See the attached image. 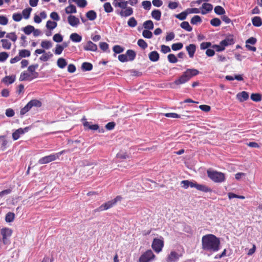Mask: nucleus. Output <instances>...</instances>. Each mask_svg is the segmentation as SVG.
<instances>
[{
	"mask_svg": "<svg viewBox=\"0 0 262 262\" xmlns=\"http://www.w3.org/2000/svg\"><path fill=\"white\" fill-rule=\"evenodd\" d=\"M201 243L202 250L205 253H208V256L217 252L221 249L220 238L212 234H208L203 236Z\"/></svg>",
	"mask_w": 262,
	"mask_h": 262,
	"instance_id": "1",
	"label": "nucleus"
},
{
	"mask_svg": "<svg viewBox=\"0 0 262 262\" xmlns=\"http://www.w3.org/2000/svg\"><path fill=\"white\" fill-rule=\"evenodd\" d=\"M200 72L195 69H187L182 74L173 82L169 83L172 89L179 88L180 85L189 81L193 77L198 75Z\"/></svg>",
	"mask_w": 262,
	"mask_h": 262,
	"instance_id": "2",
	"label": "nucleus"
},
{
	"mask_svg": "<svg viewBox=\"0 0 262 262\" xmlns=\"http://www.w3.org/2000/svg\"><path fill=\"white\" fill-rule=\"evenodd\" d=\"M127 1H120V8L122 10L116 9L115 12L121 17H128L133 14V9L130 7H127Z\"/></svg>",
	"mask_w": 262,
	"mask_h": 262,
	"instance_id": "3",
	"label": "nucleus"
},
{
	"mask_svg": "<svg viewBox=\"0 0 262 262\" xmlns=\"http://www.w3.org/2000/svg\"><path fill=\"white\" fill-rule=\"evenodd\" d=\"M208 178L215 183H222L225 181V174L222 172L211 170H207Z\"/></svg>",
	"mask_w": 262,
	"mask_h": 262,
	"instance_id": "4",
	"label": "nucleus"
},
{
	"mask_svg": "<svg viewBox=\"0 0 262 262\" xmlns=\"http://www.w3.org/2000/svg\"><path fill=\"white\" fill-rule=\"evenodd\" d=\"M122 200V197L120 195L117 196L115 199L109 201L101 205L98 209V211H103L107 210L111 208H112L113 206H114L116 204V203L119 202L121 201Z\"/></svg>",
	"mask_w": 262,
	"mask_h": 262,
	"instance_id": "5",
	"label": "nucleus"
},
{
	"mask_svg": "<svg viewBox=\"0 0 262 262\" xmlns=\"http://www.w3.org/2000/svg\"><path fill=\"white\" fill-rule=\"evenodd\" d=\"M155 258V255L151 250L144 252L139 257L138 262H151Z\"/></svg>",
	"mask_w": 262,
	"mask_h": 262,
	"instance_id": "6",
	"label": "nucleus"
},
{
	"mask_svg": "<svg viewBox=\"0 0 262 262\" xmlns=\"http://www.w3.org/2000/svg\"><path fill=\"white\" fill-rule=\"evenodd\" d=\"M12 231L9 228H4L1 230V234L3 236V243L4 245H9L10 244L9 238L11 237Z\"/></svg>",
	"mask_w": 262,
	"mask_h": 262,
	"instance_id": "7",
	"label": "nucleus"
},
{
	"mask_svg": "<svg viewBox=\"0 0 262 262\" xmlns=\"http://www.w3.org/2000/svg\"><path fill=\"white\" fill-rule=\"evenodd\" d=\"M164 247L163 238L161 237L160 238H154L151 245L153 250L157 253H159L162 250Z\"/></svg>",
	"mask_w": 262,
	"mask_h": 262,
	"instance_id": "8",
	"label": "nucleus"
},
{
	"mask_svg": "<svg viewBox=\"0 0 262 262\" xmlns=\"http://www.w3.org/2000/svg\"><path fill=\"white\" fill-rule=\"evenodd\" d=\"M235 43L234 36L232 34L227 35L225 39L220 42V45L222 46L227 47L230 45H233Z\"/></svg>",
	"mask_w": 262,
	"mask_h": 262,
	"instance_id": "9",
	"label": "nucleus"
},
{
	"mask_svg": "<svg viewBox=\"0 0 262 262\" xmlns=\"http://www.w3.org/2000/svg\"><path fill=\"white\" fill-rule=\"evenodd\" d=\"M57 159V156H54V154H51L49 156H45L40 158L38 160V163L39 164H47L52 161H55Z\"/></svg>",
	"mask_w": 262,
	"mask_h": 262,
	"instance_id": "10",
	"label": "nucleus"
},
{
	"mask_svg": "<svg viewBox=\"0 0 262 262\" xmlns=\"http://www.w3.org/2000/svg\"><path fill=\"white\" fill-rule=\"evenodd\" d=\"M97 46L90 40L88 41L83 46V49L85 51H91L95 52L97 50Z\"/></svg>",
	"mask_w": 262,
	"mask_h": 262,
	"instance_id": "11",
	"label": "nucleus"
},
{
	"mask_svg": "<svg viewBox=\"0 0 262 262\" xmlns=\"http://www.w3.org/2000/svg\"><path fill=\"white\" fill-rule=\"evenodd\" d=\"M179 259V255L175 251H171L167 256V262H177Z\"/></svg>",
	"mask_w": 262,
	"mask_h": 262,
	"instance_id": "12",
	"label": "nucleus"
},
{
	"mask_svg": "<svg viewBox=\"0 0 262 262\" xmlns=\"http://www.w3.org/2000/svg\"><path fill=\"white\" fill-rule=\"evenodd\" d=\"M38 67V64H35L30 66L28 68V71L31 73V76L33 77L30 79V80H32L33 78H36L38 76V73L37 72H35V70Z\"/></svg>",
	"mask_w": 262,
	"mask_h": 262,
	"instance_id": "13",
	"label": "nucleus"
},
{
	"mask_svg": "<svg viewBox=\"0 0 262 262\" xmlns=\"http://www.w3.org/2000/svg\"><path fill=\"white\" fill-rule=\"evenodd\" d=\"M201 8L202 10L201 12V13L202 14L205 15L212 10L213 6L211 4L205 3L202 5Z\"/></svg>",
	"mask_w": 262,
	"mask_h": 262,
	"instance_id": "14",
	"label": "nucleus"
},
{
	"mask_svg": "<svg viewBox=\"0 0 262 262\" xmlns=\"http://www.w3.org/2000/svg\"><path fill=\"white\" fill-rule=\"evenodd\" d=\"M69 24L72 27L77 26L80 23L79 19L75 16L70 15L68 17Z\"/></svg>",
	"mask_w": 262,
	"mask_h": 262,
	"instance_id": "15",
	"label": "nucleus"
},
{
	"mask_svg": "<svg viewBox=\"0 0 262 262\" xmlns=\"http://www.w3.org/2000/svg\"><path fill=\"white\" fill-rule=\"evenodd\" d=\"M186 49L188 53L190 58H192L196 51V46L194 44H190L186 47Z\"/></svg>",
	"mask_w": 262,
	"mask_h": 262,
	"instance_id": "16",
	"label": "nucleus"
},
{
	"mask_svg": "<svg viewBox=\"0 0 262 262\" xmlns=\"http://www.w3.org/2000/svg\"><path fill=\"white\" fill-rule=\"evenodd\" d=\"M237 98L241 102L246 101L249 98V94L247 92L243 91L237 94Z\"/></svg>",
	"mask_w": 262,
	"mask_h": 262,
	"instance_id": "17",
	"label": "nucleus"
},
{
	"mask_svg": "<svg viewBox=\"0 0 262 262\" xmlns=\"http://www.w3.org/2000/svg\"><path fill=\"white\" fill-rule=\"evenodd\" d=\"M15 80V75L6 76L2 80V82L6 84H10L13 83Z\"/></svg>",
	"mask_w": 262,
	"mask_h": 262,
	"instance_id": "18",
	"label": "nucleus"
},
{
	"mask_svg": "<svg viewBox=\"0 0 262 262\" xmlns=\"http://www.w3.org/2000/svg\"><path fill=\"white\" fill-rule=\"evenodd\" d=\"M125 54L128 59V61H133L136 57V53L131 49L127 50Z\"/></svg>",
	"mask_w": 262,
	"mask_h": 262,
	"instance_id": "19",
	"label": "nucleus"
},
{
	"mask_svg": "<svg viewBox=\"0 0 262 262\" xmlns=\"http://www.w3.org/2000/svg\"><path fill=\"white\" fill-rule=\"evenodd\" d=\"M150 61L156 62L159 59V54L157 51H152L148 55Z\"/></svg>",
	"mask_w": 262,
	"mask_h": 262,
	"instance_id": "20",
	"label": "nucleus"
},
{
	"mask_svg": "<svg viewBox=\"0 0 262 262\" xmlns=\"http://www.w3.org/2000/svg\"><path fill=\"white\" fill-rule=\"evenodd\" d=\"M91 122L85 121L83 122V125L84 127L88 128L89 129L93 130H96L99 129V125L98 124H91Z\"/></svg>",
	"mask_w": 262,
	"mask_h": 262,
	"instance_id": "21",
	"label": "nucleus"
},
{
	"mask_svg": "<svg viewBox=\"0 0 262 262\" xmlns=\"http://www.w3.org/2000/svg\"><path fill=\"white\" fill-rule=\"evenodd\" d=\"M70 39L74 42H79L82 40L81 36L76 33H72L70 36Z\"/></svg>",
	"mask_w": 262,
	"mask_h": 262,
	"instance_id": "22",
	"label": "nucleus"
},
{
	"mask_svg": "<svg viewBox=\"0 0 262 262\" xmlns=\"http://www.w3.org/2000/svg\"><path fill=\"white\" fill-rule=\"evenodd\" d=\"M196 189L198 190L204 192H211L212 189L207 187V186L203 185V184H197L196 188Z\"/></svg>",
	"mask_w": 262,
	"mask_h": 262,
	"instance_id": "23",
	"label": "nucleus"
},
{
	"mask_svg": "<svg viewBox=\"0 0 262 262\" xmlns=\"http://www.w3.org/2000/svg\"><path fill=\"white\" fill-rule=\"evenodd\" d=\"M81 68L82 71H90L93 69V64L90 62H84L82 63Z\"/></svg>",
	"mask_w": 262,
	"mask_h": 262,
	"instance_id": "24",
	"label": "nucleus"
},
{
	"mask_svg": "<svg viewBox=\"0 0 262 262\" xmlns=\"http://www.w3.org/2000/svg\"><path fill=\"white\" fill-rule=\"evenodd\" d=\"M252 23L255 27H260L262 25V19L259 16H254L252 18Z\"/></svg>",
	"mask_w": 262,
	"mask_h": 262,
	"instance_id": "25",
	"label": "nucleus"
},
{
	"mask_svg": "<svg viewBox=\"0 0 262 262\" xmlns=\"http://www.w3.org/2000/svg\"><path fill=\"white\" fill-rule=\"evenodd\" d=\"M161 14L162 13L161 11L157 9L154 10L151 13L152 17L156 19V20H160Z\"/></svg>",
	"mask_w": 262,
	"mask_h": 262,
	"instance_id": "26",
	"label": "nucleus"
},
{
	"mask_svg": "<svg viewBox=\"0 0 262 262\" xmlns=\"http://www.w3.org/2000/svg\"><path fill=\"white\" fill-rule=\"evenodd\" d=\"M23 134H24L23 128H19L12 133V138L14 140H16L19 139L20 135Z\"/></svg>",
	"mask_w": 262,
	"mask_h": 262,
	"instance_id": "27",
	"label": "nucleus"
},
{
	"mask_svg": "<svg viewBox=\"0 0 262 262\" xmlns=\"http://www.w3.org/2000/svg\"><path fill=\"white\" fill-rule=\"evenodd\" d=\"M85 15H86V17L90 20H94L97 17V13L94 10H90V11H89L88 12H86Z\"/></svg>",
	"mask_w": 262,
	"mask_h": 262,
	"instance_id": "28",
	"label": "nucleus"
},
{
	"mask_svg": "<svg viewBox=\"0 0 262 262\" xmlns=\"http://www.w3.org/2000/svg\"><path fill=\"white\" fill-rule=\"evenodd\" d=\"M143 27L145 30H152L154 27V23L151 20H148L144 22L143 24Z\"/></svg>",
	"mask_w": 262,
	"mask_h": 262,
	"instance_id": "29",
	"label": "nucleus"
},
{
	"mask_svg": "<svg viewBox=\"0 0 262 262\" xmlns=\"http://www.w3.org/2000/svg\"><path fill=\"white\" fill-rule=\"evenodd\" d=\"M65 12L67 14L75 13L77 12L76 8L74 5H70L66 8Z\"/></svg>",
	"mask_w": 262,
	"mask_h": 262,
	"instance_id": "30",
	"label": "nucleus"
},
{
	"mask_svg": "<svg viewBox=\"0 0 262 262\" xmlns=\"http://www.w3.org/2000/svg\"><path fill=\"white\" fill-rule=\"evenodd\" d=\"M34 30V27L31 25H28L21 28V30L26 34L30 35Z\"/></svg>",
	"mask_w": 262,
	"mask_h": 262,
	"instance_id": "31",
	"label": "nucleus"
},
{
	"mask_svg": "<svg viewBox=\"0 0 262 262\" xmlns=\"http://www.w3.org/2000/svg\"><path fill=\"white\" fill-rule=\"evenodd\" d=\"M58 67L60 69H63L67 65V62L64 58H59L57 61Z\"/></svg>",
	"mask_w": 262,
	"mask_h": 262,
	"instance_id": "32",
	"label": "nucleus"
},
{
	"mask_svg": "<svg viewBox=\"0 0 262 262\" xmlns=\"http://www.w3.org/2000/svg\"><path fill=\"white\" fill-rule=\"evenodd\" d=\"M28 103L31 108L33 106L39 107L41 106V102L37 99H32Z\"/></svg>",
	"mask_w": 262,
	"mask_h": 262,
	"instance_id": "33",
	"label": "nucleus"
},
{
	"mask_svg": "<svg viewBox=\"0 0 262 262\" xmlns=\"http://www.w3.org/2000/svg\"><path fill=\"white\" fill-rule=\"evenodd\" d=\"M57 26V24L55 21L49 20L46 23V27L48 29L52 30L55 29Z\"/></svg>",
	"mask_w": 262,
	"mask_h": 262,
	"instance_id": "34",
	"label": "nucleus"
},
{
	"mask_svg": "<svg viewBox=\"0 0 262 262\" xmlns=\"http://www.w3.org/2000/svg\"><path fill=\"white\" fill-rule=\"evenodd\" d=\"M2 43V47L4 49L9 50L11 47V43L6 39H2L1 40Z\"/></svg>",
	"mask_w": 262,
	"mask_h": 262,
	"instance_id": "35",
	"label": "nucleus"
},
{
	"mask_svg": "<svg viewBox=\"0 0 262 262\" xmlns=\"http://www.w3.org/2000/svg\"><path fill=\"white\" fill-rule=\"evenodd\" d=\"M30 55V52L26 49L20 50L19 51V56H20V58L29 57Z\"/></svg>",
	"mask_w": 262,
	"mask_h": 262,
	"instance_id": "36",
	"label": "nucleus"
},
{
	"mask_svg": "<svg viewBox=\"0 0 262 262\" xmlns=\"http://www.w3.org/2000/svg\"><path fill=\"white\" fill-rule=\"evenodd\" d=\"M32 9L30 7L25 9L22 11V14L25 19H28L30 17L31 12Z\"/></svg>",
	"mask_w": 262,
	"mask_h": 262,
	"instance_id": "37",
	"label": "nucleus"
},
{
	"mask_svg": "<svg viewBox=\"0 0 262 262\" xmlns=\"http://www.w3.org/2000/svg\"><path fill=\"white\" fill-rule=\"evenodd\" d=\"M180 26L182 29L188 32H190L192 30V28L190 26L188 21H183L181 24Z\"/></svg>",
	"mask_w": 262,
	"mask_h": 262,
	"instance_id": "38",
	"label": "nucleus"
},
{
	"mask_svg": "<svg viewBox=\"0 0 262 262\" xmlns=\"http://www.w3.org/2000/svg\"><path fill=\"white\" fill-rule=\"evenodd\" d=\"M251 99L255 102H259L262 99L261 95L259 93H253L251 95Z\"/></svg>",
	"mask_w": 262,
	"mask_h": 262,
	"instance_id": "39",
	"label": "nucleus"
},
{
	"mask_svg": "<svg viewBox=\"0 0 262 262\" xmlns=\"http://www.w3.org/2000/svg\"><path fill=\"white\" fill-rule=\"evenodd\" d=\"M214 11L217 15H224L226 13L225 9L221 6L215 7Z\"/></svg>",
	"mask_w": 262,
	"mask_h": 262,
	"instance_id": "40",
	"label": "nucleus"
},
{
	"mask_svg": "<svg viewBox=\"0 0 262 262\" xmlns=\"http://www.w3.org/2000/svg\"><path fill=\"white\" fill-rule=\"evenodd\" d=\"M104 10L106 13H111L113 11V8L109 2L105 3L103 5Z\"/></svg>",
	"mask_w": 262,
	"mask_h": 262,
	"instance_id": "41",
	"label": "nucleus"
},
{
	"mask_svg": "<svg viewBox=\"0 0 262 262\" xmlns=\"http://www.w3.org/2000/svg\"><path fill=\"white\" fill-rule=\"evenodd\" d=\"M202 20L201 17L199 15H194L191 19L190 23L192 25H197L198 23H202Z\"/></svg>",
	"mask_w": 262,
	"mask_h": 262,
	"instance_id": "42",
	"label": "nucleus"
},
{
	"mask_svg": "<svg viewBox=\"0 0 262 262\" xmlns=\"http://www.w3.org/2000/svg\"><path fill=\"white\" fill-rule=\"evenodd\" d=\"M31 74H28L27 72L24 71L22 72L20 75L19 80L20 81H26L29 79Z\"/></svg>",
	"mask_w": 262,
	"mask_h": 262,
	"instance_id": "43",
	"label": "nucleus"
},
{
	"mask_svg": "<svg viewBox=\"0 0 262 262\" xmlns=\"http://www.w3.org/2000/svg\"><path fill=\"white\" fill-rule=\"evenodd\" d=\"M0 143L3 150H5L8 143V141L5 138V136H0Z\"/></svg>",
	"mask_w": 262,
	"mask_h": 262,
	"instance_id": "44",
	"label": "nucleus"
},
{
	"mask_svg": "<svg viewBox=\"0 0 262 262\" xmlns=\"http://www.w3.org/2000/svg\"><path fill=\"white\" fill-rule=\"evenodd\" d=\"M15 214L12 212H8L5 216V220L7 223H10L14 221Z\"/></svg>",
	"mask_w": 262,
	"mask_h": 262,
	"instance_id": "45",
	"label": "nucleus"
},
{
	"mask_svg": "<svg viewBox=\"0 0 262 262\" xmlns=\"http://www.w3.org/2000/svg\"><path fill=\"white\" fill-rule=\"evenodd\" d=\"M52 46V43L51 41L48 40H43L41 43V47L45 49H49Z\"/></svg>",
	"mask_w": 262,
	"mask_h": 262,
	"instance_id": "46",
	"label": "nucleus"
},
{
	"mask_svg": "<svg viewBox=\"0 0 262 262\" xmlns=\"http://www.w3.org/2000/svg\"><path fill=\"white\" fill-rule=\"evenodd\" d=\"M124 50V48L119 45H115L113 48V51L115 54H120L123 52Z\"/></svg>",
	"mask_w": 262,
	"mask_h": 262,
	"instance_id": "47",
	"label": "nucleus"
},
{
	"mask_svg": "<svg viewBox=\"0 0 262 262\" xmlns=\"http://www.w3.org/2000/svg\"><path fill=\"white\" fill-rule=\"evenodd\" d=\"M127 25L129 27L134 28L137 25V21L135 17H130L127 21Z\"/></svg>",
	"mask_w": 262,
	"mask_h": 262,
	"instance_id": "48",
	"label": "nucleus"
},
{
	"mask_svg": "<svg viewBox=\"0 0 262 262\" xmlns=\"http://www.w3.org/2000/svg\"><path fill=\"white\" fill-rule=\"evenodd\" d=\"M6 37L10 39L13 42L16 41L17 39V35H16L15 32L7 33L6 35Z\"/></svg>",
	"mask_w": 262,
	"mask_h": 262,
	"instance_id": "49",
	"label": "nucleus"
},
{
	"mask_svg": "<svg viewBox=\"0 0 262 262\" xmlns=\"http://www.w3.org/2000/svg\"><path fill=\"white\" fill-rule=\"evenodd\" d=\"M187 15H188L186 11L185 10L178 14L175 15V17L179 19L180 20H183L186 18Z\"/></svg>",
	"mask_w": 262,
	"mask_h": 262,
	"instance_id": "50",
	"label": "nucleus"
},
{
	"mask_svg": "<svg viewBox=\"0 0 262 262\" xmlns=\"http://www.w3.org/2000/svg\"><path fill=\"white\" fill-rule=\"evenodd\" d=\"M137 45L143 50L147 48V43L143 39H139L137 41Z\"/></svg>",
	"mask_w": 262,
	"mask_h": 262,
	"instance_id": "51",
	"label": "nucleus"
},
{
	"mask_svg": "<svg viewBox=\"0 0 262 262\" xmlns=\"http://www.w3.org/2000/svg\"><path fill=\"white\" fill-rule=\"evenodd\" d=\"M183 45L181 42L173 43L171 46V49L173 51H178L182 49Z\"/></svg>",
	"mask_w": 262,
	"mask_h": 262,
	"instance_id": "52",
	"label": "nucleus"
},
{
	"mask_svg": "<svg viewBox=\"0 0 262 262\" xmlns=\"http://www.w3.org/2000/svg\"><path fill=\"white\" fill-rule=\"evenodd\" d=\"M222 22L218 18H214L210 20V24L214 27L220 26Z\"/></svg>",
	"mask_w": 262,
	"mask_h": 262,
	"instance_id": "53",
	"label": "nucleus"
},
{
	"mask_svg": "<svg viewBox=\"0 0 262 262\" xmlns=\"http://www.w3.org/2000/svg\"><path fill=\"white\" fill-rule=\"evenodd\" d=\"M142 36L145 38L150 39L152 37V33L151 31L148 30H144L142 32Z\"/></svg>",
	"mask_w": 262,
	"mask_h": 262,
	"instance_id": "54",
	"label": "nucleus"
},
{
	"mask_svg": "<svg viewBox=\"0 0 262 262\" xmlns=\"http://www.w3.org/2000/svg\"><path fill=\"white\" fill-rule=\"evenodd\" d=\"M31 108V106L28 103L23 108H22L20 111V116H24L26 113H27L30 109Z\"/></svg>",
	"mask_w": 262,
	"mask_h": 262,
	"instance_id": "55",
	"label": "nucleus"
},
{
	"mask_svg": "<svg viewBox=\"0 0 262 262\" xmlns=\"http://www.w3.org/2000/svg\"><path fill=\"white\" fill-rule=\"evenodd\" d=\"M168 60L169 62L174 63L178 62V60L177 57L173 54H170L167 56Z\"/></svg>",
	"mask_w": 262,
	"mask_h": 262,
	"instance_id": "56",
	"label": "nucleus"
},
{
	"mask_svg": "<svg viewBox=\"0 0 262 262\" xmlns=\"http://www.w3.org/2000/svg\"><path fill=\"white\" fill-rule=\"evenodd\" d=\"M53 39L55 42H60L63 40V36L60 34L57 33L53 36Z\"/></svg>",
	"mask_w": 262,
	"mask_h": 262,
	"instance_id": "57",
	"label": "nucleus"
},
{
	"mask_svg": "<svg viewBox=\"0 0 262 262\" xmlns=\"http://www.w3.org/2000/svg\"><path fill=\"white\" fill-rule=\"evenodd\" d=\"M142 6L143 7L144 9L149 10L151 8V4L150 1H144L142 2Z\"/></svg>",
	"mask_w": 262,
	"mask_h": 262,
	"instance_id": "58",
	"label": "nucleus"
},
{
	"mask_svg": "<svg viewBox=\"0 0 262 262\" xmlns=\"http://www.w3.org/2000/svg\"><path fill=\"white\" fill-rule=\"evenodd\" d=\"M117 158L120 159H126L129 158V156L126 152H120L117 154Z\"/></svg>",
	"mask_w": 262,
	"mask_h": 262,
	"instance_id": "59",
	"label": "nucleus"
},
{
	"mask_svg": "<svg viewBox=\"0 0 262 262\" xmlns=\"http://www.w3.org/2000/svg\"><path fill=\"white\" fill-rule=\"evenodd\" d=\"M63 50V47H62L60 45L57 44L56 46V48L54 50V53L56 55H60L61 54Z\"/></svg>",
	"mask_w": 262,
	"mask_h": 262,
	"instance_id": "60",
	"label": "nucleus"
},
{
	"mask_svg": "<svg viewBox=\"0 0 262 262\" xmlns=\"http://www.w3.org/2000/svg\"><path fill=\"white\" fill-rule=\"evenodd\" d=\"M187 14H191V13H201L200 10L196 8H187L186 10Z\"/></svg>",
	"mask_w": 262,
	"mask_h": 262,
	"instance_id": "61",
	"label": "nucleus"
},
{
	"mask_svg": "<svg viewBox=\"0 0 262 262\" xmlns=\"http://www.w3.org/2000/svg\"><path fill=\"white\" fill-rule=\"evenodd\" d=\"M9 57V54L5 52L0 53V61L4 62L7 60Z\"/></svg>",
	"mask_w": 262,
	"mask_h": 262,
	"instance_id": "62",
	"label": "nucleus"
},
{
	"mask_svg": "<svg viewBox=\"0 0 262 262\" xmlns=\"http://www.w3.org/2000/svg\"><path fill=\"white\" fill-rule=\"evenodd\" d=\"M22 15L20 13H15L12 15L13 19L15 21H19L22 19Z\"/></svg>",
	"mask_w": 262,
	"mask_h": 262,
	"instance_id": "63",
	"label": "nucleus"
},
{
	"mask_svg": "<svg viewBox=\"0 0 262 262\" xmlns=\"http://www.w3.org/2000/svg\"><path fill=\"white\" fill-rule=\"evenodd\" d=\"M99 47L103 52H106L108 48V45L105 42H100Z\"/></svg>",
	"mask_w": 262,
	"mask_h": 262,
	"instance_id": "64",
	"label": "nucleus"
}]
</instances>
